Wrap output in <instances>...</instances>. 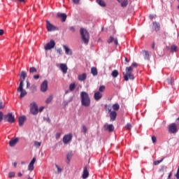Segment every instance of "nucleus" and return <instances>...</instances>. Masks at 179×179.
<instances>
[{"label":"nucleus","mask_w":179,"mask_h":179,"mask_svg":"<svg viewBox=\"0 0 179 179\" xmlns=\"http://www.w3.org/2000/svg\"><path fill=\"white\" fill-rule=\"evenodd\" d=\"M132 71H134V67L132 66L126 67L125 72L123 73V76L126 82H128L129 79H131V80H134V79L135 78V77L134 76V74H132Z\"/></svg>","instance_id":"1"},{"label":"nucleus","mask_w":179,"mask_h":179,"mask_svg":"<svg viewBox=\"0 0 179 179\" xmlns=\"http://www.w3.org/2000/svg\"><path fill=\"white\" fill-rule=\"evenodd\" d=\"M81 104L84 107H89L90 106V97L86 92H82L80 93Z\"/></svg>","instance_id":"2"},{"label":"nucleus","mask_w":179,"mask_h":179,"mask_svg":"<svg viewBox=\"0 0 179 179\" xmlns=\"http://www.w3.org/2000/svg\"><path fill=\"white\" fill-rule=\"evenodd\" d=\"M80 33L84 44L87 45L89 44V40L90 39V35H89V32L85 29L80 28Z\"/></svg>","instance_id":"3"},{"label":"nucleus","mask_w":179,"mask_h":179,"mask_svg":"<svg viewBox=\"0 0 179 179\" xmlns=\"http://www.w3.org/2000/svg\"><path fill=\"white\" fill-rule=\"evenodd\" d=\"M31 113L33 115H37L38 114V106L36 102H32L29 105Z\"/></svg>","instance_id":"4"},{"label":"nucleus","mask_w":179,"mask_h":179,"mask_svg":"<svg viewBox=\"0 0 179 179\" xmlns=\"http://www.w3.org/2000/svg\"><path fill=\"white\" fill-rule=\"evenodd\" d=\"M23 86H24V84H23V81H20V85L17 90V92H18V93H20V99H23V97H24V96L27 94V92H26L24 89H23Z\"/></svg>","instance_id":"5"},{"label":"nucleus","mask_w":179,"mask_h":179,"mask_svg":"<svg viewBox=\"0 0 179 179\" xmlns=\"http://www.w3.org/2000/svg\"><path fill=\"white\" fill-rule=\"evenodd\" d=\"M4 121L9 122L10 124H13L15 122V115L12 113H8L6 116H4Z\"/></svg>","instance_id":"6"},{"label":"nucleus","mask_w":179,"mask_h":179,"mask_svg":"<svg viewBox=\"0 0 179 179\" xmlns=\"http://www.w3.org/2000/svg\"><path fill=\"white\" fill-rule=\"evenodd\" d=\"M46 29L48 31H55V30H58L57 27L54 26L52 24L50 23V21L46 20Z\"/></svg>","instance_id":"7"},{"label":"nucleus","mask_w":179,"mask_h":179,"mask_svg":"<svg viewBox=\"0 0 179 179\" xmlns=\"http://www.w3.org/2000/svg\"><path fill=\"white\" fill-rule=\"evenodd\" d=\"M169 131L170 134H176L178 131L177 129V124L176 123H172L169 126Z\"/></svg>","instance_id":"8"},{"label":"nucleus","mask_w":179,"mask_h":179,"mask_svg":"<svg viewBox=\"0 0 179 179\" xmlns=\"http://www.w3.org/2000/svg\"><path fill=\"white\" fill-rule=\"evenodd\" d=\"M47 90H48V81L45 80L41 85V92L45 93Z\"/></svg>","instance_id":"9"},{"label":"nucleus","mask_w":179,"mask_h":179,"mask_svg":"<svg viewBox=\"0 0 179 179\" xmlns=\"http://www.w3.org/2000/svg\"><path fill=\"white\" fill-rule=\"evenodd\" d=\"M55 47V41L54 40H51L50 43H48L45 46V50L48 51L50 50H52Z\"/></svg>","instance_id":"10"},{"label":"nucleus","mask_w":179,"mask_h":179,"mask_svg":"<svg viewBox=\"0 0 179 179\" xmlns=\"http://www.w3.org/2000/svg\"><path fill=\"white\" fill-rule=\"evenodd\" d=\"M72 141V134H69L63 137V143L64 145L69 143Z\"/></svg>","instance_id":"11"},{"label":"nucleus","mask_w":179,"mask_h":179,"mask_svg":"<svg viewBox=\"0 0 179 179\" xmlns=\"http://www.w3.org/2000/svg\"><path fill=\"white\" fill-rule=\"evenodd\" d=\"M103 128L106 131H108L109 132H113V131H114V125L113 124H108L106 123L104 124Z\"/></svg>","instance_id":"12"},{"label":"nucleus","mask_w":179,"mask_h":179,"mask_svg":"<svg viewBox=\"0 0 179 179\" xmlns=\"http://www.w3.org/2000/svg\"><path fill=\"white\" fill-rule=\"evenodd\" d=\"M34 163H36V157H34L28 165V170L29 171H33V170H34Z\"/></svg>","instance_id":"13"},{"label":"nucleus","mask_w":179,"mask_h":179,"mask_svg":"<svg viewBox=\"0 0 179 179\" xmlns=\"http://www.w3.org/2000/svg\"><path fill=\"white\" fill-rule=\"evenodd\" d=\"M110 112V121H115V119L117 118V112L113 110L111 111V109L109 110Z\"/></svg>","instance_id":"14"},{"label":"nucleus","mask_w":179,"mask_h":179,"mask_svg":"<svg viewBox=\"0 0 179 179\" xmlns=\"http://www.w3.org/2000/svg\"><path fill=\"white\" fill-rule=\"evenodd\" d=\"M57 17H59V19H61L62 22H65L66 20V14L58 13Z\"/></svg>","instance_id":"15"},{"label":"nucleus","mask_w":179,"mask_h":179,"mask_svg":"<svg viewBox=\"0 0 179 179\" xmlns=\"http://www.w3.org/2000/svg\"><path fill=\"white\" fill-rule=\"evenodd\" d=\"M63 48L64 49L66 55H72V50L69 48V47H68V45H64Z\"/></svg>","instance_id":"16"},{"label":"nucleus","mask_w":179,"mask_h":179,"mask_svg":"<svg viewBox=\"0 0 179 179\" xmlns=\"http://www.w3.org/2000/svg\"><path fill=\"white\" fill-rule=\"evenodd\" d=\"M61 71L63 72V73H66L68 72V66L66 64H60L59 65Z\"/></svg>","instance_id":"17"},{"label":"nucleus","mask_w":179,"mask_h":179,"mask_svg":"<svg viewBox=\"0 0 179 179\" xmlns=\"http://www.w3.org/2000/svg\"><path fill=\"white\" fill-rule=\"evenodd\" d=\"M121 5L122 8H127L128 6V0H117Z\"/></svg>","instance_id":"18"},{"label":"nucleus","mask_w":179,"mask_h":179,"mask_svg":"<svg viewBox=\"0 0 179 179\" xmlns=\"http://www.w3.org/2000/svg\"><path fill=\"white\" fill-rule=\"evenodd\" d=\"M143 55L145 59H147L148 61L150 59V52L149 51L143 50Z\"/></svg>","instance_id":"19"},{"label":"nucleus","mask_w":179,"mask_h":179,"mask_svg":"<svg viewBox=\"0 0 179 179\" xmlns=\"http://www.w3.org/2000/svg\"><path fill=\"white\" fill-rule=\"evenodd\" d=\"M94 97L95 100L99 101L100 99H101V97H103V94H101L100 92H96L94 93Z\"/></svg>","instance_id":"20"},{"label":"nucleus","mask_w":179,"mask_h":179,"mask_svg":"<svg viewBox=\"0 0 179 179\" xmlns=\"http://www.w3.org/2000/svg\"><path fill=\"white\" fill-rule=\"evenodd\" d=\"M89 177V171L87 170V167H84L83 173V178L86 179Z\"/></svg>","instance_id":"21"},{"label":"nucleus","mask_w":179,"mask_h":179,"mask_svg":"<svg viewBox=\"0 0 179 179\" xmlns=\"http://www.w3.org/2000/svg\"><path fill=\"white\" fill-rule=\"evenodd\" d=\"M26 76H27V73L26 71H22L20 75L21 82H22V85H24V79H26Z\"/></svg>","instance_id":"22"},{"label":"nucleus","mask_w":179,"mask_h":179,"mask_svg":"<svg viewBox=\"0 0 179 179\" xmlns=\"http://www.w3.org/2000/svg\"><path fill=\"white\" fill-rule=\"evenodd\" d=\"M17 142H19V138H13L10 141L9 145L11 147H13V146H15V145H16V143H17Z\"/></svg>","instance_id":"23"},{"label":"nucleus","mask_w":179,"mask_h":179,"mask_svg":"<svg viewBox=\"0 0 179 179\" xmlns=\"http://www.w3.org/2000/svg\"><path fill=\"white\" fill-rule=\"evenodd\" d=\"M55 166L57 170V174H61V173H62L64 171V166H61L58 164H55Z\"/></svg>","instance_id":"24"},{"label":"nucleus","mask_w":179,"mask_h":179,"mask_svg":"<svg viewBox=\"0 0 179 179\" xmlns=\"http://www.w3.org/2000/svg\"><path fill=\"white\" fill-rule=\"evenodd\" d=\"M86 78H87V75L85 73L83 74L78 75V80H80L81 82L86 80Z\"/></svg>","instance_id":"25"},{"label":"nucleus","mask_w":179,"mask_h":179,"mask_svg":"<svg viewBox=\"0 0 179 179\" xmlns=\"http://www.w3.org/2000/svg\"><path fill=\"white\" fill-rule=\"evenodd\" d=\"M19 125L20 127H22L24 124V121H26V117L22 116L19 117Z\"/></svg>","instance_id":"26"},{"label":"nucleus","mask_w":179,"mask_h":179,"mask_svg":"<svg viewBox=\"0 0 179 179\" xmlns=\"http://www.w3.org/2000/svg\"><path fill=\"white\" fill-rule=\"evenodd\" d=\"M153 26L155 27V31H159L160 30V23L153 22Z\"/></svg>","instance_id":"27"},{"label":"nucleus","mask_w":179,"mask_h":179,"mask_svg":"<svg viewBox=\"0 0 179 179\" xmlns=\"http://www.w3.org/2000/svg\"><path fill=\"white\" fill-rule=\"evenodd\" d=\"M91 73L93 76H97V69L96 67H92L91 69Z\"/></svg>","instance_id":"28"},{"label":"nucleus","mask_w":179,"mask_h":179,"mask_svg":"<svg viewBox=\"0 0 179 179\" xmlns=\"http://www.w3.org/2000/svg\"><path fill=\"white\" fill-rule=\"evenodd\" d=\"M52 99H54L52 95H50L49 97L47 98V99L45 100L46 104H50V103H51V101H52Z\"/></svg>","instance_id":"29"},{"label":"nucleus","mask_w":179,"mask_h":179,"mask_svg":"<svg viewBox=\"0 0 179 179\" xmlns=\"http://www.w3.org/2000/svg\"><path fill=\"white\" fill-rule=\"evenodd\" d=\"M112 108L113 110H115V111H118V110H120V104L115 103L113 105Z\"/></svg>","instance_id":"30"},{"label":"nucleus","mask_w":179,"mask_h":179,"mask_svg":"<svg viewBox=\"0 0 179 179\" xmlns=\"http://www.w3.org/2000/svg\"><path fill=\"white\" fill-rule=\"evenodd\" d=\"M76 87V85H75V83L70 84V85H69L70 92H73V90H75Z\"/></svg>","instance_id":"31"},{"label":"nucleus","mask_w":179,"mask_h":179,"mask_svg":"<svg viewBox=\"0 0 179 179\" xmlns=\"http://www.w3.org/2000/svg\"><path fill=\"white\" fill-rule=\"evenodd\" d=\"M96 2L100 5V6H106V3L103 0H96Z\"/></svg>","instance_id":"32"},{"label":"nucleus","mask_w":179,"mask_h":179,"mask_svg":"<svg viewBox=\"0 0 179 179\" xmlns=\"http://www.w3.org/2000/svg\"><path fill=\"white\" fill-rule=\"evenodd\" d=\"M112 76L113 78H117L118 76V71L117 70H114L113 72H112Z\"/></svg>","instance_id":"33"},{"label":"nucleus","mask_w":179,"mask_h":179,"mask_svg":"<svg viewBox=\"0 0 179 179\" xmlns=\"http://www.w3.org/2000/svg\"><path fill=\"white\" fill-rule=\"evenodd\" d=\"M34 145L35 148H40L41 146V142L34 141Z\"/></svg>","instance_id":"34"},{"label":"nucleus","mask_w":179,"mask_h":179,"mask_svg":"<svg viewBox=\"0 0 179 179\" xmlns=\"http://www.w3.org/2000/svg\"><path fill=\"white\" fill-rule=\"evenodd\" d=\"M171 51L172 52H177V46L176 45H172L171 47Z\"/></svg>","instance_id":"35"},{"label":"nucleus","mask_w":179,"mask_h":179,"mask_svg":"<svg viewBox=\"0 0 179 179\" xmlns=\"http://www.w3.org/2000/svg\"><path fill=\"white\" fill-rule=\"evenodd\" d=\"M36 72H37V69L35 67H31L29 69L30 73H35Z\"/></svg>","instance_id":"36"},{"label":"nucleus","mask_w":179,"mask_h":179,"mask_svg":"<svg viewBox=\"0 0 179 179\" xmlns=\"http://www.w3.org/2000/svg\"><path fill=\"white\" fill-rule=\"evenodd\" d=\"M67 157V160H69V162H71V159H72V152H69L66 155Z\"/></svg>","instance_id":"37"},{"label":"nucleus","mask_w":179,"mask_h":179,"mask_svg":"<svg viewBox=\"0 0 179 179\" xmlns=\"http://www.w3.org/2000/svg\"><path fill=\"white\" fill-rule=\"evenodd\" d=\"M99 92H104V90H106V86H104V85L101 86L99 87Z\"/></svg>","instance_id":"38"},{"label":"nucleus","mask_w":179,"mask_h":179,"mask_svg":"<svg viewBox=\"0 0 179 179\" xmlns=\"http://www.w3.org/2000/svg\"><path fill=\"white\" fill-rule=\"evenodd\" d=\"M8 177L9 178H13V177H15V172H10L8 173Z\"/></svg>","instance_id":"39"},{"label":"nucleus","mask_w":179,"mask_h":179,"mask_svg":"<svg viewBox=\"0 0 179 179\" xmlns=\"http://www.w3.org/2000/svg\"><path fill=\"white\" fill-rule=\"evenodd\" d=\"M162 162H163V159L159 161L154 162V164H155V166H157V165L160 164V163H162Z\"/></svg>","instance_id":"40"},{"label":"nucleus","mask_w":179,"mask_h":179,"mask_svg":"<svg viewBox=\"0 0 179 179\" xmlns=\"http://www.w3.org/2000/svg\"><path fill=\"white\" fill-rule=\"evenodd\" d=\"M113 41H114V37H113V36H110L109 38V39L108 40V44H110V43H113Z\"/></svg>","instance_id":"41"},{"label":"nucleus","mask_w":179,"mask_h":179,"mask_svg":"<svg viewBox=\"0 0 179 179\" xmlns=\"http://www.w3.org/2000/svg\"><path fill=\"white\" fill-rule=\"evenodd\" d=\"M83 132L84 134H86V132H87V128H86V126L85 125L83 126Z\"/></svg>","instance_id":"42"},{"label":"nucleus","mask_w":179,"mask_h":179,"mask_svg":"<svg viewBox=\"0 0 179 179\" xmlns=\"http://www.w3.org/2000/svg\"><path fill=\"white\" fill-rule=\"evenodd\" d=\"M131 128H132V125H131V124H127L126 125V129H128L129 131L131 130Z\"/></svg>","instance_id":"43"},{"label":"nucleus","mask_w":179,"mask_h":179,"mask_svg":"<svg viewBox=\"0 0 179 179\" xmlns=\"http://www.w3.org/2000/svg\"><path fill=\"white\" fill-rule=\"evenodd\" d=\"M57 54H59V55H62V49L59 48L57 50Z\"/></svg>","instance_id":"44"},{"label":"nucleus","mask_w":179,"mask_h":179,"mask_svg":"<svg viewBox=\"0 0 179 179\" xmlns=\"http://www.w3.org/2000/svg\"><path fill=\"white\" fill-rule=\"evenodd\" d=\"M152 141L153 143H156L157 138H156V136H153L152 137Z\"/></svg>","instance_id":"45"},{"label":"nucleus","mask_w":179,"mask_h":179,"mask_svg":"<svg viewBox=\"0 0 179 179\" xmlns=\"http://www.w3.org/2000/svg\"><path fill=\"white\" fill-rule=\"evenodd\" d=\"M56 139H59L61 138V133H57L55 135Z\"/></svg>","instance_id":"46"},{"label":"nucleus","mask_w":179,"mask_h":179,"mask_svg":"<svg viewBox=\"0 0 179 179\" xmlns=\"http://www.w3.org/2000/svg\"><path fill=\"white\" fill-rule=\"evenodd\" d=\"M69 30H70V31H72V33H75V27H70Z\"/></svg>","instance_id":"47"},{"label":"nucleus","mask_w":179,"mask_h":179,"mask_svg":"<svg viewBox=\"0 0 179 179\" xmlns=\"http://www.w3.org/2000/svg\"><path fill=\"white\" fill-rule=\"evenodd\" d=\"M113 42L115 43V45H118V40L117 38H114Z\"/></svg>","instance_id":"48"},{"label":"nucleus","mask_w":179,"mask_h":179,"mask_svg":"<svg viewBox=\"0 0 179 179\" xmlns=\"http://www.w3.org/2000/svg\"><path fill=\"white\" fill-rule=\"evenodd\" d=\"M34 78H35L36 80L39 79L40 76L39 75H35V76H34Z\"/></svg>","instance_id":"49"},{"label":"nucleus","mask_w":179,"mask_h":179,"mask_svg":"<svg viewBox=\"0 0 179 179\" xmlns=\"http://www.w3.org/2000/svg\"><path fill=\"white\" fill-rule=\"evenodd\" d=\"M30 87V83H29V80H27V88L29 89Z\"/></svg>","instance_id":"50"},{"label":"nucleus","mask_w":179,"mask_h":179,"mask_svg":"<svg viewBox=\"0 0 179 179\" xmlns=\"http://www.w3.org/2000/svg\"><path fill=\"white\" fill-rule=\"evenodd\" d=\"M80 0H73V3L78 4Z\"/></svg>","instance_id":"51"},{"label":"nucleus","mask_w":179,"mask_h":179,"mask_svg":"<svg viewBox=\"0 0 179 179\" xmlns=\"http://www.w3.org/2000/svg\"><path fill=\"white\" fill-rule=\"evenodd\" d=\"M43 110H44L43 106H41V108H39V109H38L39 113H41L43 111Z\"/></svg>","instance_id":"52"},{"label":"nucleus","mask_w":179,"mask_h":179,"mask_svg":"<svg viewBox=\"0 0 179 179\" xmlns=\"http://www.w3.org/2000/svg\"><path fill=\"white\" fill-rule=\"evenodd\" d=\"M128 62H129V59H128V58L125 57V65H127L128 64Z\"/></svg>","instance_id":"53"},{"label":"nucleus","mask_w":179,"mask_h":179,"mask_svg":"<svg viewBox=\"0 0 179 179\" xmlns=\"http://www.w3.org/2000/svg\"><path fill=\"white\" fill-rule=\"evenodd\" d=\"M132 66H134V67L138 66V64H136V62L132 63V64H131V68H132Z\"/></svg>","instance_id":"54"},{"label":"nucleus","mask_w":179,"mask_h":179,"mask_svg":"<svg viewBox=\"0 0 179 179\" xmlns=\"http://www.w3.org/2000/svg\"><path fill=\"white\" fill-rule=\"evenodd\" d=\"M171 176H173V173H170L169 176H168V179H171Z\"/></svg>","instance_id":"55"},{"label":"nucleus","mask_w":179,"mask_h":179,"mask_svg":"<svg viewBox=\"0 0 179 179\" xmlns=\"http://www.w3.org/2000/svg\"><path fill=\"white\" fill-rule=\"evenodd\" d=\"M1 108H5V104L4 103H1Z\"/></svg>","instance_id":"56"},{"label":"nucleus","mask_w":179,"mask_h":179,"mask_svg":"<svg viewBox=\"0 0 179 179\" xmlns=\"http://www.w3.org/2000/svg\"><path fill=\"white\" fill-rule=\"evenodd\" d=\"M22 173H18V177H22Z\"/></svg>","instance_id":"57"},{"label":"nucleus","mask_w":179,"mask_h":179,"mask_svg":"<svg viewBox=\"0 0 179 179\" xmlns=\"http://www.w3.org/2000/svg\"><path fill=\"white\" fill-rule=\"evenodd\" d=\"M150 19H153L155 17V15H150Z\"/></svg>","instance_id":"58"},{"label":"nucleus","mask_w":179,"mask_h":179,"mask_svg":"<svg viewBox=\"0 0 179 179\" xmlns=\"http://www.w3.org/2000/svg\"><path fill=\"white\" fill-rule=\"evenodd\" d=\"M2 34H3V30L1 29V36H2Z\"/></svg>","instance_id":"59"},{"label":"nucleus","mask_w":179,"mask_h":179,"mask_svg":"<svg viewBox=\"0 0 179 179\" xmlns=\"http://www.w3.org/2000/svg\"><path fill=\"white\" fill-rule=\"evenodd\" d=\"M152 49L155 48V43H152Z\"/></svg>","instance_id":"60"},{"label":"nucleus","mask_w":179,"mask_h":179,"mask_svg":"<svg viewBox=\"0 0 179 179\" xmlns=\"http://www.w3.org/2000/svg\"><path fill=\"white\" fill-rule=\"evenodd\" d=\"M19 2H24V0H17Z\"/></svg>","instance_id":"61"},{"label":"nucleus","mask_w":179,"mask_h":179,"mask_svg":"<svg viewBox=\"0 0 179 179\" xmlns=\"http://www.w3.org/2000/svg\"><path fill=\"white\" fill-rule=\"evenodd\" d=\"M3 114L1 113V120H2V118H3V117H3Z\"/></svg>","instance_id":"62"},{"label":"nucleus","mask_w":179,"mask_h":179,"mask_svg":"<svg viewBox=\"0 0 179 179\" xmlns=\"http://www.w3.org/2000/svg\"><path fill=\"white\" fill-rule=\"evenodd\" d=\"M17 164H16V163L14 164L15 167H16V165H17Z\"/></svg>","instance_id":"63"},{"label":"nucleus","mask_w":179,"mask_h":179,"mask_svg":"<svg viewBox=\"0 0 179 179\" xmlns=\"http://www.w3.org/2000/svg\"><path fill=\"white\" fill-rule=\"evenodd\" d=\"M0 122H1V112H0Z\"/></svg>","instance_id":"64"}]
</instances>
